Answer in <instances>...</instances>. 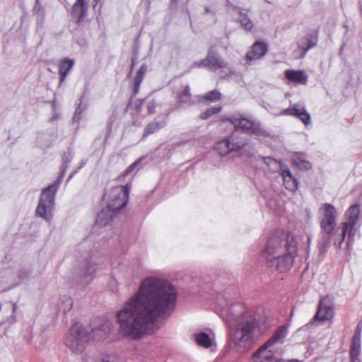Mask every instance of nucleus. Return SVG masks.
<instances>
[{"label":"nucleus","mask_w":362,"mask_h":362,"mask_svg":"<svg viewBox=\"0 0 362 362\" xmlns=\"http://www.w3.org/2000/svg\"><path fill=\"white\" fill-rule=\"evenodd\" d=\"M177 298L176 288L167 280L146 278L117 312L120 334L133 340L153 334L160 328L158 322L173 313Z\"/></svg>","instance_id":"1"},{"label":"nucleus","mask_w":362,"mask_h":362,"mask_svg":"<svg viewBox=\"0 0 362 362\" xmlns=\"http://www.w3.org/2000/svg\"><path fill=\"white\" fill-rule=\"evenodd\" d=\"M221 316L230 326L234 325L230 342L238 353L250 350L267 330V326L259 322L252 313L245 311L244 305L240 303L224 306Z\"/></svg>","instance_id":"2"},{"label":"nucleus","mask_w":362,"mask_h":362,"mask_svg":"<svg viewBox=\"0 0 362 362\" xmlns=\"http://www.w3.org/2000/svg\"><path fill=\"white\" fill-rule=\"evenodd\" d=\"M221 316L230 326L234 325L230 342L238 353L250 350L267 330V326L259 322L252 313L245 311L244 305L240 303L224 306Z\"/></svg>","instance_id":"3"},{"label":"nucleus","mask_w":362,"mask_h":362,"mask_svg":"<svg viewBox=\"0 0 362 362\" xmlns=\"http://www.w3.org/2000/svg\"><path fill=\"white\" fill-rule=\"evenodd\" d=\"M296 252L295 238L287 232L277 230L269 238L262 257L268 267L285 272L293 266Z\"/></svg>","instance_id":"4"},{"label":"nucleus","mask_w":362,"mask_h":362,"mask_svg":"<svg viewBox=\"0 0 362 362\" xmlns=\"http://www.w3.org/2000/svg\"><path fill=\"white\" fill-rule=\"evenodd\" d=\"M321 217L320 221L321 231L317 247L320 254L326 252L329 243L333 241L336 248L341 247L343 243H340L341 226L336 228L337 210L331 204H323L319 209Z\"/></svg>","instance_id":"5"},{"label":"nucleus","mask_w":362,"mask_h":362,"mask_svg":"<svg viewBox=\"0 0 362 362\" xmlns=\"http://www.w3.org/2000/svg\"><path fill=\"white\" fill-rule=\"evenodd\" d=\"M71 160V156L64 153L62 156L63 165L61 175L58 180L54 182L42 191L38 205L36 208V214L49 222L52 219V210L54 206L55 195L58 190L61 180L65 175L68 164Z\"/></svg>","instance_id":"6"},{"label":"nucleus","mask_w":362,"mask_h":362,"mask_svg":"<svg viewBox=\"0 0 362 362\" xmlns=\"http://www.w3.org/2000/svg\"><path fill=\"white\" fill-rule=\"evenodd\" d=\"M110 322L105 321L98 327L89 330L81 323L76 322L69 329V333L65 339V344L72 352L81 353L85 349V344L91 339L90 332L94 334L97 331H103L104 334H107L110 332Z\"/></svg>","instance_id":"7"},{"label":"nucleus","mask_w":362,"mask_h":362,"mask_svg":"<svg viewBox=\"0 0 362 362\" xmlns=\"http://www.w3.org/2000/svg\"><path fill=\"white\" fill-rule=\"evenodd\" d=\"M225 121L230 122L235 131L255 136H264L267 132L262 127L260 122L252 117H246L240 113L233 114Z\"/></svg>","instance_id":"8"},{"label":"nucleus","mask_w":362,"mask_h":362,"mask_svg":"<svg viewBox=\"0 0 362 362\" xmlns=\"http://www.w3.org/2000/svg\"><path fill=\"white\" fill-rule=\"evenodd\" d=\"M287 328L285 326H280L274 334L262 345L253 354L255 362H272L274 359V354L267 349L276 344L283 343L287 335Z\"/></svg>","instance_id":"9"},{"label":"nucleus","mask_w":362,"mask_h":362,"mask_svg":"<svg viewBox=\"0 0 362 362\" xmlns=\"http://www.w3.org/2000/svg\"><path fill=\"white\" fill-rule=\"evenodd\" d=\"M130 185L116 186L110 190L107 206L115 212L123 209L129 199Z\"/></svg>","instance_id":"10"},{"label":"nucleus","mask_w":362,"mask_h":362,"mask_svg":"<svg viewBox=\"0 0 362 362\" xmlns=\"http://www.w3.org/2000/svg\"><path fill=\"white\" fill-rule=\"evenodd\" d=\"M360 214L359 205L354 204L351 206L346 212V221L341 223V230L340 236V243H343L348 233L349 238L355 235L354 226L357 223Z\"/></svg>","instance_id":"11"},{"label":"nucleus","mask_w":362,"mask_h":362,"mask_svg":"<svg viewBox=\"0 0 362 362\" xmlns=\"http://www.w3.org/2000/svg\"><path fill=\"white\" fill-rule=\"evenodd\" d=\"M247 144L246 139L238 140L234 134L216 144L215 148L221 156H226L231 151L243 148Z\"/></svg>","instance_id":"12"},{"label":"nucleus","mask_w":362,"mask_h":362,"mask_svg":"<svg viewBox=\"0 0 362 362\" xmlns=\"http://www.w3.org/2000/svg\"><path fill=\"white\" fill-rule=\"evenodd\" d=\"M334 316L333 303L328 297L322 298L319 303L318 309L313 320L326 321L331 320Z\"/></svg>","instance_id":"13"},{"label":"nucleus","mask_w":362,"mask_h":362,"mask_svg":"<svg viewBox=\"0 0 362 362\" xmlns=\"http://www.w3.org/2000/svg\"><path fill=\"white\" fill-rule=\"evenodd\" d=\"M199 66H207L210 69L217 70L218 69L227 68L228 64L211 47L206 58L199 62Z\"/></svg>","instance_id":"14"},{"label":"nucleus","mask_w":362,"mask_h":362,"mask_svg":"<svg viewBox=\"0 0 362 362\" xmlns=\"http://www.w3.org/2000/svg\"><path fill=\"white\" fill-rule=\"evenodd\" d=\"M279 170L283 178L285 187L291 192L296 191L298 189V181L296 178L293 176L288 167L283 162H279Z\"/></svg>","instance_id":"15"},{"label":"nucleus","mask_w":362,"mask_h":362,"mask_svg":"<svg viewBox=\"0 0 362 362\" xmlns=\"http://www.w3.org/2000/svg\"><path fill=\"white\" fill-rule=\"evenodd\" d=\"M268 52V45L264 42L257 41L246 54V60L251 62L263 57Z\"/></svg>","instance_id":"16"},{"label":"nucleus","mask_w":362,"mask_h":362,"mask_svg":"<svg viewBox=\"0 0 362 362\" xmlns=\"http://www.w3.org/2000/svg\"><path fill=\"white\" fill-rule=\"evenodd\" d=\"M88 13V5L85 0H76L71 9V17L76 23L84 21Z\"/></svg>","instance_id":"17"},{"label":"nucleus","mask_w":362,"mask_h":362,"mask_svg":"<svg viewBox=\"0 0 362 362\" xmlns=\"http://www.w3.org/2000/svg\"><path fill=\"white\" fill-rule=\"evenodd\" d=\"M161 98L153 93H150L145 98L141 100L139 105L138 107L139 111L140 108L144 107L147 110V112L149 115L153 114L156 110V107L161 105Z\"/></svg>","instance_id":"18"},{"label":"nucleus","mask_w":362,"mask_h":362,"mask_svg":"<svg viewBox=\"0 0 362 362\" xmlns=\"http://www.w3.org/2000/svg\"><path fill=\"white\" fill-rule=\"evenodd\" d=\"M281 115L294 116L300 119L305 125L310 123V116L305 109L298 107L297 105L284 110Z\"/></svg>","instance_id":"19"},{"label":"nucleus","mask_w":362,"mask_h":362,"mask_svg":"<svg viewBox=\"0 0 362 362\" xmlns=\"http://www.w3.org/2000/svg\"><path fill=\"white\" fill-rule=\"evenodd\" d=\"M98 262L94 259L93 256L90 255L87 259L86 267L82 270L81 273V282L88 284L93 278V275L96 272V265Z\"/></svg>","instance_id":"20"},{"label":"nucleus","mask_w":362,"mask_h":362,"mask_svg":"<svg viewBox=\"0 0 362 362\" xmlns=\"http://www.w3.org/2000/svg\"><path fill=\"white\" fill-rule=\"evenodd\" d=\"M293 164L300 170H308L312 168V164L306 158V155L302 152H296L292 155Z\"/></svg>","instance_id":"21"},{"label":"nucleus","mask_w":362,"mask_h":362,"mask_svg":"<svg viewBox=\"0 0 362 362\" xmlns=\"http://www.w3.org/2000/svg\"><path fill=\"white\" fill-rule=\"evenodd\" d=\"M285 77L291 82L299 84H306L308 81V76L302 70L288 69L285 71Z\"/></svg>","instance_id":"22"},{"label":"nucleus","mask_w":362,"mask_h":362,"mask_svg":"<svg viewBox=\"0 0 362 362\" xmlns=\"http://www.w3.org/2000/svg\"><path fill=\"white\" fill-rule=\"evenodd\" d=\"M115 211L107 206L102 209L97 216L95 224L100 227L105 226L112 220Z\"/></svg>","instance_id":"23"},{"label":"nucleus","mask_w":362,"mask_h":362,"mask_svg":"<svg viewBox=\"0 0 362 362\" xmlns=\"http://www.w3.org/2000/svg\"><path fill=\"white\" fill-rule=\"evenodd\" d=\"M317 43V37L315 35L308 34L306 35L304 41H301L298 43V47L302 50L301 54L299 57H304L307 52L311 48L316 46Z\"/></svg>","instance_id":"24"},{"label":"nucleus","mask_w":362,"mask_h":362,"mask_svg":"<svg viewBox=\"0 0 362 362\" xmlns=\"http://www.w3.org/2000/svg\"><path fill=\"white\" fill-rule=\"evenodd\" d=\"M177 107L182 105H186L190 106L193 104L192 100V95L190 93V88L189 85H185L183 87V90L177 94Z\"/></svg>","instance_id":"25"},{"label":"nucleus","mask_w":362,"mask_h":362,"mask_svg":"<svg viewBox=\"0 0 362 362\" xmlns=\"http://www.w3.org/2000/svg\"><path fill=\"white\" fill-rule=\"evenodd\" d=\"M74 64V60L70 59H64L59 62V73L61 83L66 79L69 72L72 69Z\"/></svg>","instance_id":"26"},{"label":"nucleus","mask_w":362,"mask_h":362,"mask_svg":"<svg viewBox=\"0 0 362 362\" xmlns=\"http://www.w3.org/2000/svg\"><path fill=\"white\" fill-rule=\"evenodd\" d=\"M148 66L146 64H142L139 69L137 71L136 76L134 78V94L136 95L139 92L140 86L141 82L143 81V79L144 78V75L147 71Z\"/></svg>","instance_id":"27"},{"label":"nucleus","mask_w":362,"mask_h":362,"mask_svg":"<svg viewBox=\"0 0 362 362\" xmlns=\"http://www.w3.org/2000/svg\"><path fill=\"white\" fill-rule=\"evenodd\" d=\"M194 340L196 343L202 347L210 348L212 346V340L209 334L205 332H199L194 334Z\"/></svg>","instance_id":"28"},{"label":"nucleus","mask_w":362,"mask_h":362,"mask_svg":"<svg viewBox=\"0 0 362 362\" xmlns=\"http://www.w3.org/2000/svg\"><path fill=\"white\" fill-rule=\"evenodd\" d=\"M73 300L69 296H63L58 303V309L63 314H66L73 307Z\"/></svg>","instance_id":"29"},{"label":"nucleus","mask_w":362,"mask_h":362,"mask_svg":"<svg viewBox=\"0 0 362 362\" xmlns=\"http://www.w3.org/2000/svg\"><path fill=\"white\" fill-rule=\"evenodd\" d=\"M166 124V122L165 120H163L161 122L159 121H153L151 123H149L144 129V136H148L149 134H153L158 131L160 129L165 127Z\"/></svg>","instance_id":"30"},{"label":"nucleus","mask_w":362,"mask_h":362,"mask_svg":"<svg viewBox=\"0 0 362 362\" xmlns=\"http://www.w3.org/2000/svg\"><path fill=\"white\" fill-rule=\"evenodd\" d=\"M361 351V340L353 339L350 349V358L352 362L358 359Z\"/></svg>","instance_id":"31"},{"label":"nucleus","mask_w":362,"mask_h":362,"mask_svg":"<svg viewBox=\"0 0 362 362\" xmlns=\"http://www.w3.org/2000/svg\"><path fill=\"white\" fill-rule=\"evenodd\" d=\"M202 98L209 103L216 102L221 99V93L216 90H213L204 94Z\"/></svg>","instance_id":"32"},{"label":"nucleus","mask_w":362,"mask_h":362,"mask_svg":"<svg viewBox=\"0 0 362 362\" xmlns=\"http://www.w3.org/2000/svg\"><path fill=\"white\" fill-rule=\"evenodd\" d=\"M221 110H222V107H221V106L211 107V108L206 110V111H204V112H202L200 115L199 117L203 120L207 119L212 115L220 112L221 111Z\"/></svg>","instance_id":"33"},{"label":"nucleus","mask_w":362,"mask_h":362,"mask_svg":"<svg viewBox=\"0 0 362 362\" xmlns=\"http://www.w3.org/2000/svg\"><path fill=\"white\" fill-rule=\"evenodd\" d=\"M240 23L241 25L247 30L250 31L253 28V23L246 14L240 13Z\"/></svg>","instance_id":"34"},{"label":"nucleus","mask_w":362,"mask_h":362,"mask_svg":"<svg viewBox=\"0 0 362 362\" xmlns=\"http://www.w3.org/2000/svg\"><path fill=\"white\" fill-rule=\"evenodd\" d=\"M82 98L79 100V103L78 105V107H76L74 115L73 117V120L74 122H79L81 119V115L83 112L86 110V107H82Z\"/></svg>","instance_id":"35"},{"label":"nucleus","mask_w":362,"mask_h":362,"mask_svg":"<svg viewBox=\"0 0 362 362\" xmlns=\"http://www.w3.org/2000/svg\"><path fill=\"white\" fill-rule=\"evenodd\" d=\"M263 161L269 168H272L274 165H279V163L281 162V160H275L271 157H264Z\"/></svg>","instance_id":"36"},{"label":"nucleus","mask_w":362,"mask_h":362,"mask_svg":"<svg viewBox=\"0 0 362 362\" xmlns=\"http://www.w3.org/2000/svg\"><path fill=\"white\" fill-rule=\"evenodd\" d=\"M361 332H362V322H359L357 325V327L355 331V334L353 337V339H358V340H361Z\"/></svg>","instance_id":"37"},{"label":"nucleus","mask_w":362,"mask_h":362,"mask_svg":"<svg viewBox=\"0 0 362 362\" xmlns=\"http://www.w3.org/2000/svg\"><path fill=\"white\" fill-rule=\"evenodd\" d=\"M140 162V159L136 160L135 162H134L132 164H131L127 169L126 170L124 171V175H127L128 174H129L131 172H132L134 170V169L137 166V165Z\"/></svg>","instance_id":"38"},{"label":"nucleus","mask_w":362,"mask_h":362,"mask_svg":"<svg viewBox=\"0 0 362 362\" xmlns=\"http://www.w3.org/2000/svg\"><path fill=\"white\" fill-rule=\"evenodd\" d=\"M6 305H7L8 308H9L11 310L12 314H13L15 313V310H16L15 305L7 303ZM8 320L11 323H13L16 321L14 315H11L10 317L8 319Z\"/></svg>","instance_id":"39"},{"label":"nucleus","mask_w":362,"mask_h":362,"mask_svg":"<svg viewBox=\"0 0 362 362\" xmlns=\"http://www.w3.org/2000/svg\"><path fill=\"white\" fill-rule=\"evenodd\" d=\"M43 10L42 5L40 3V0H35V4L33 8V12L35 13H40Z\"/></svg>","instance_id":"40"},{"label":"nucleus","mask_w":362,"mask_h":362,"mask_svg":"<svg viewBox=\"0 0 362 362\" xmlns=\"http://www.w3.org/2000/svg\"><path fill=\"white\" fill-rule=\"evenodd\" d=\"M30 274V272L28 269H21L18 273V277L21 279L27 278Z\"/></svg>","instance_id":"41"},{"label":"nucleus","mask_w":362,"mask_h":362,"mask_svg":"<svg viewBox=\"0 0 362 362\" xmlns=\"http://www.w3.org/2000/svg\"><path fill=\"white\" fill-rule=\"evenodd\" d=\"M86 165V161L83 160L80 162L79 166L76 168L78 171Z\"/></svg>","instance_id":"42"},{"label":"nucleus","mask_w":362,"mask_h":362,"mask_svg":"<svg viewBox=\"0 0 362 362\" xmlns=\"http://www.w3.org/2000/svg\"><path fill=\"white\" fill-rule=\"evenodd\" d=\"M78 173V170H76L74 172H73L72 173H71L67 179V181H69L71 179H72V177L74 176V175Z\"/></svg>","instance_id":"43"},{"label":"nucleus","mask_w":362,"mask_h":362,"mask_svg":"<svg viewBox=\"0 0 362 362\" xmlns=\"http://www.w3.org/2000/svg\"><path fill=\"white\" fill-rule=\"evenodd\" d=\"M288 362H303V360L293 358V359L288 360Z\"/></svg>","instance_id":"44"},{"label":"nucleus","mask_w":362,"mask_h":362,"mask_svg":"<svg viewBox=\"0 0 362 362\" xmlns=\"http://www.w3.org/2000/svg\"><path fill=\"white\" fill-rule=\"evenodd\" d=\"M274 362H288V360H286L284 358H279L276 359Z\"/></svg>","instance_id":"45"},{"label":"nucleus","mask_w":362,"mask_h":362,"mask_svg":"<svg viewBox=\"0 0 362 362\" xmlns=\"http://www.w3.org/2000/svg\"><path fill=\"white\" fill-rule=\"evenodd\" d=\"M100 0H94V3L95 4L93 5V7H95L98 4V2L100 1Z\"/></svg>","instance_id":"46"},{"label":"nucleus","mask_w":362,"mask_h":362,"mask_svg":"<svg viewBox=\"0 0 362 362\" xmlns=\"http://www.w3.org/2000/svg\"><path fill=\"white\" fill-rule=\"evenodd\" d=\"M134 66V59H132V66H131L132 70L133 69Z\"/></svg>","instance_id":"47"},{"label":"nucleus","mask_w":362,"mask_h":362,"mask_svg":"<svg viewBox=\"0 0 362 362\" xmlns=\"http://www.w3.org/2000/svg\"><path fill=\"white\" fill-rule=\"evenodd\" d=\"M177 0H171V4H176Z\"/></svg>","instance_id":"48"},{"label":"nucleus","mask_w":362,"mask_h":362,"mask_svg":"<svg viewBox=\"0 0 362 362\" xmlns=\"http://www.w3.org/2000/svg\"><path fill=\"white\" fill-rule=\"evenodd\" d=\"M205 11H206V12H207V13H208V12H209V8H205Z\"/></svg>","instance_id":"49"},{"label":"nucleus","mask_w":362,"mask_h":362,"mask_svg":"<svg viewBox=\"0 0 362 362\" xmlns=\"http://www.w3.org/2000/svg\"><path fill=\"white\" fill-rule=\"evenodd\" d=\"M0 309H1V304L0 303Z\"/></svg>","instance_id":"50"}]
</instances>
